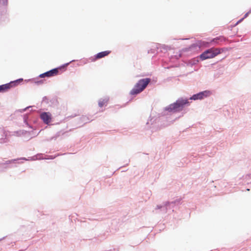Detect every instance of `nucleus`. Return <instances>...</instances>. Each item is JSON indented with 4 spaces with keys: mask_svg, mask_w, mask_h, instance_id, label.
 I'll list each match as a JSON object with an SVG mask.
<instances>
[{
    "mask_svg": "<svg viewBox=\"0 0 251 251\" xmlns=\"http://www.w3.org/2000/svg\"><path fill=\"white\" fill-rule=\"evenodd\" d=\"M176 203H175L173 205H171L168 207V213H170V212L173 211L174 210L173 208H174V206L175 205Z\"/></svg>",
    "mask_w": 251,
    "mask_h": 251,
    "instance_id": "nucleus-20",
    "label": "nucleus"
},
{
    "mask_svg": "<svg viewBox=\"0 0 251 251\" xmlns=\"http://www.w3.org/2000/svg\"><path fill=\"white\" fill-rule=\"evenodd\" d=\"M221 53V50L218 48H210L203 51L199 56L201 60L212 58Z\"/></svg>",
    "mask_w": 251,
    "mask_h": 251,
    "instance_id": "nucleus-3",
    "label": "nucleus"
},
{
    "mask_svg": "<svg viewBox=\"0 0 251 251\" xmlns=\"http://www.w3.org/2000/svg\"><path fill=\"white\" fill-rule=\"evenodd\" d=\"M108 100L109 99L107 97H105L103 99H100L99 101V106L101 107L108 101Z\"/></svg>",
    "mask_w": 251,
    "mask_h": 251,
    "instance_id": "nucleus-14",
    "label": "nucleus"
},
{
    "mask_svg": "<svg viewBox=\"0 0 251 251\" xmlns=\"http://www.w3.org/2000/svg\"><path fill=\"white\" fill-rule=\"evenodd\" d=\"M189 104V101L188 99L179 98L176 102L166 106L164 108V111L169 113H177L182 110L184 106Z\"/></svg>",
    "mask_w": 251,
    "mask_h": 251,
    "instance_id": "nucleus-1",
    "label": "nucleus"
},
{
    "mask_svg": "<svg viewBox=\"0 0 251 251\" xmlns=\"http://www.w3.org/2000/svg\"><path fill=\"white\" fill-rule=\"evenodd\" d=\"M226 41V38L223 36L217 37L211 40V42L214 43L215 44H219V42H225Z\"/></svg>",
    "mask_w": 251,
    "mask_h": 251,
    "instance_id": "nucleus-9",
    "label": "nucleus"
},
{
    "mask_svg": "<svg viewBox=\"0 0 251 251\" xmlns=\"http://www.w3.org/2000/svg\"><path fill=\"white\" fill-rule=\"evenodd\" d=\"M154 48H157V50H159V51H162V50H167L170 49V48L167 46L158 44H154Z\"/></svg>",
    "mask_w": 251,
    "mask_h": 251,
    "instance_id": "nucleus-11",
    "label": "nucleus"
},
{
    "mask_svg": "<svg viewBox=\"0 0 251 251\" xmlns=\"http://www.w3.org/2000/svg\"><path fill=\"white\" fill-rule=\"evenodd\" d=\"M42 154H38L33 156L32 157H29L28 159H26L25 157H22V158H17V159L9 160L6 161L5 162H3L0 164L1 165H12V164H16L18 163V161L19 160H36L37 159H43V158L41 157V156H42Z\"/></svg>",
    "mask_w": 251,
    "mask_h": 251,
    "instance_id": "nucleus-5",
    "label": "nucleus"
},
{
    "mask_svg": "<svg viewBox=\"0 0 251 251\" xmlns=\"http://www.w3.org/2000/svg\"><path fill=\"white\" fill-rule=\"evenodd\" d=\"M87 117L86 116H83L82 117V121L84 122L85 123H86L88 122V121L86 120Z\"/></svg>",
    "mask_w": 251,
    "mask_h": 251,
    "instance_id": "nucleus-22",
    "label": "nucleus"
},
{
    "mask_svg": "<svg viewBox=\"0 0 251 251\" xmlns=\"http://www.w3.org/2000/svg\"><path fill=\"white\" fill-rule=\"evenodd\" d=\"M244 19L243 18H242V19H241L240 20H239L237 23H236V25L238 24V23H239L240 22H241V21H242Z\"/></svg>",
    "mask_w": 251,
    "mask_h": 251,
    "instance_id": "nucleus-24",
    "label": "nucleus"
},
{
    "mask_svg": "<svg viewBox=\"0 0 251 251\" xmlns=\"http://www.w3.org/2000/svg\"><path fill=\"white\" fill-rule=\"evenodd\" d=\"M179 200H176L171 202H166L163 205H158L156 206V209H160L161 211L163 213H166L168 212V207L171 205H173L176 203H179Z\"/></svg>",
    "mask_w": 251,
    "mask_h": 251,
    "instance_id": "nucleus-7",
    "label": "nucleus"
},
{
    "mask_svg": "<svg viewBox=\"0 0 251 251\" xmlns=\"http://www.w3.org/2000/svg\"><path fill=\"white\" fill-rule=\"evenodd\" d=\"M30 107H31V106L27 107L25 108V109H23V111H25L27 109H28V108H29Z\"/></svg>",
    "mask_w": 251,
    "mask_h": 251,
    "instance_id": "nucleus-25",
    "label": "nucleus"
},
{
    "mask_svg": "<svg viewBox=\"0 0 251 251\" xmlns=\"http://www.w3.org/2000/svg\"><path fill=\"white\" fill-rule=\"evenodd\" d=\"M247 191H249V190H250V189H247Z\"/></svg>",
    "mask_w": 251,
    "mask_h": 251,
    "instance_id": "nucleus-29",
    "label": "nucleus"
},
{
    "mask_svg": "<svg viewBox=\"0 0 251 251\" xmlns=\"http://www.w3.org/2000/svg\"><path fill=\"white\" fill-rule=\"evenodd\" d=\"M150 78H145L140 79L130 92L131 95H137L142 92L150 82Z\"/></svg>",
    "mask_w": 251,
    "mask_h": 251,
    "instance_id": "nucleus-2",
    "label": "nucleus"
},
{
    "mask_svg": "<svg viewBox=\"0 0 251 251\" xmlns=\"http://www.w3.org/2000/svg\"><path fill=\"white\" fill-rule=\"evenodd\" d=\"M75 61V60H73L71 61L70 62L67 63L58 68H54V69H51L49 71H47L45 73L40 74L39 75V77H41V78H44L45 77H51V76L56 75L58 74V73L59 72V70H60L62 68H64L67 67L70 63L74 62Z\"/></svg>",
    "mask_w": 251,
    "mask_h": 251,
    "instance_id": "nucleus-4",
    "label": "nucleus"
},
{
    "mask_svg": "<svg viewBox=\"0 0 251 251\" xmlns=\"http://www.w3.org/2000/svg\"><path fill=\"white\" fill-rule=\"evenodd\" d=\"M64 134V133H62L61 132H58L55 134V135L54 136H52V137H51L49 139H48L47 141H50L52 140H56L58 137H59L61 135H63Z\"/></svg>",
    "mask_w": 251,
    "mask_h": 251,
    "instance_id": "nucleus-15",
    "label": "nucleus"
},
{
    "mask_svg": "<svg viewBox=\"0 0 251 251\" xmlns=\"http://www.w3.org/2000/svg\"><path fill=\"white\" fill-rule=\"evenodd\" d=\"M210 94L211 92L210 91L205 90L194 94L192 97L190 98V100H201L204 99L205 98L209 97Z\"/></svg>",
    "mask_w": 251,
    "mask_h": 251,
    "instance_id": "nucleus-6",
    "label": "nucleus"
},
{
    "mask_svg": "<svg viewBox=\"0 0 251 251\" xmlns=\"http://www.w3.org/2000/svg\"><path fill=\"white\" fill-rule=\"evenodd\" d=\"M24 122H25V123L26 124V125H27V126H28V123L26 122V120H25H25H24Z\"/></svg>",
    "mask_w": 251,
    "mask_h": 251,
    "instance_id": "nucleus-26",
    "label": "nucleus"
},
{
    "mask_svg": "<svg viewBox=\"0 0 251 251\" xmlns=\"http://www.w3.org/2000/svg\"><path fill=\"white\" fill-rule=\"evenodd\" d=\"M251 13V9L249 10V11L248 12L246 13L245 14L244 16L243 17V18L245 19V18H247L249 14Z\"/></svg>",
    "mask_w": 251,
    "mask_h": 251,
    "instance_id": "nucleus-21",
    "label": "nucleus"
},
{
    "mask_svg": "<svg viewBox=\"0 0 251 251\" xmlns=\"http://www.w3.org/2000/svg\"><path fill=\"white\" fill-rule=\"evenodd\" d=\"M10 88H11L9 86V83H8L1 85H0V92H5L6 90L9 89Z\"/></svg>",
    "mask_w": 251,
    "mask_h": 251,
    "instance_id": "nucleus-13",
    "label": "nucleus"
},
{
    "mask_svg": "<svg viewBox=\"0 0 251 251\" xmlns=\"http://www.w3.org/2000/svg\"><path fill=\"white\" fill-rule=\"evenodd\" d=\"M159 52V50H157V48H154V44H153L151 47V48L148 50V53H158Z\"/></svg>",
    "mask_w": 251,
    "mask_h": 251,
    "instance_id": "nucleus-17",
    "label": "nucleus"
},
{
    "mask_svg": "<svg viewBox=\"0 0 251 251\" xmlns=\"http://www.w3.org/2000/svg\"><path fill=\"white\" fill-rule=\"evenodd\" d=\"M3 170H6L8 168H13V167H16V165H3Z\"/></svg>",
    "mask_w": 251,
    "mask_h": 251,
    "instance_id": "nucleus-19",
    "label": "nucleus"
},
{
    "mask_svg": "<svg viewBox=\"0 0 251 251\" xmlns=\"http://www.w3.org/2000/svg\"><path fill=\"white\" fill-rule=\"evenodd\" d=\"M110 51H103L100 52L98 53L95 56V59L93 60H95L97 59H100L101 58H102L103 57H105V56L108 55L110 53Z\"/></svg>",
    "mask_w": 251,
    "mask_h": 251,
    "instance_id": "nucleus-10",
    "label": "nucleus"
},
{
    "mask_svg": "<svg viewBox=\"0 0 251 251\" xmlns=\"http://www.w3.org/2000/svg\"><path fill=\"white\" fill-rule=\"evenodd\" d=\"M40 118L46 124H49L51 120V115L49 112H44L41 113Z\"/></svg>",
    "mask_w": 251,
    "mask_h": 251,
    "instance_id": "nucleus-8",
    "label": "nucleus"
},
{
    "mask_svg": "<svg viewBox=\"0 0 251 251\" xmlns=\"http://www.w3.org/2000/svg\"><path fill=\"white\" fill-rule=\"evenodd\" d=\"M25 81L26 82H29V81H32V82L37 84V85H40L41 84H42L43 83V81L42 80H37L35 78H32V79H27V80H25Z\"/></svg>",
    "mask_w": 251,
    "mask_h": 251,
    "instance_id": "nucleus-16",
    "label": "nucleus"
},
{
    "mask_svg": "<svg viewBox=\"0 0 251 251\" xmlns=\"http://www.w3.org/2000/svg\"><path fill=\"white\" fill-rule=\"evenodd\" d=\"M5 237H2V238H0V241H1V240H2L3 239H5Z\"/></svg>",
    "mask_w": 251,
    "mask_h": 251,
    "instance_id": "nucleus-27",
    "label": "nucleus"
},
{
    "mask_svg": "<svg viewBox=\"0 0 251 251\" xmlns=\"http://www.w3.org/2000/svg\"><path fill=\"white\" fill-rule=\"evenodd\" d=\"M26 132V131H24L23 130V131H22V134H23L24 133Z\"/></svg>",
    "mask_w": 251,
    "mask_h": 251,
    "instance_id": "nucleus-28",
    "label": "nucleus"
},
{
    "mask_svg": "<svg viewBox=\"0 0 251 251\" xmlns=\"http://www.w3.org/2000/svg\"><path fill=\"white\" fill-rule=\"evenodd\" d=\"M55 156H53V155H50L49 156V157L48 158H45V159H53L54 158H55Z\"/></svg>",
    "mask_w": 251,
    "mask_h": 251,
    "instance_id": "nucleus-23",
    "label": "nucleus"
},
{
    "mask_svg": "<svg viewBox=\"0 0 251 251\" xmlns=\"http://www.w3.org/2000/svg\"><path fill=\"white\" fill-rule=\"evenodd\" d=\"M23 81V78H19L14 81H11L8 83H9V86L10 88L12 87H15L17 86L20 83L22 82Z\"/></svg>",
    "mask_w": 251,
    "mask_h": 251,
    "instance_id": "nucleus-12",
    "label": "nucleus"
},
{
    "mask_svg": "<svg viewBox=\"0 0 251 251\" xmlns=\"http://www.w3.org/2000/svg\"><path fill=\"white\" fill-rule=\"evenodd\" d=\"M42 102L48 104L49 102V98L46 96L44 97L42 99Z\"/></svg>",
    "mask_w": 251,
    "mask_h": 251,
    "instance_id": "nucleus-18",
    "label": "nucleus"
}]
</instances>
